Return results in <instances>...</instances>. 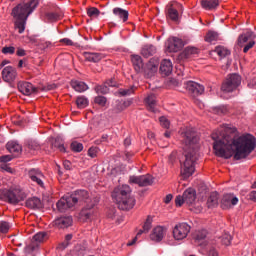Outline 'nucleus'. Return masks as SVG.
I'll use <instances>...</instances> for the list:
<instances>
[{
  "mask_svg": "<svg viewBox=\"0 0 256 256\" xmlns=\"http://www.w3.org/2000/svg\"><path fill=\"white\" fill-rule=\"evenodd\" d=\"M229 133H231L229 129L212 133L215 155L223 159H231V157H234L235 161L247 159V157L255 151V136L243 134L235 138V135Z\"/></svg>",
  "mask_w": 256,
  "mask_h": 256,
  "instance_id": "f257e3e1",
  "label": "nucleus"
},
{
  "mask_svg": "<svg viewBox=\"0 0 256 256\" xmlns=\"http://www.w3.org/2000/svg\"><path fill=\"white\" fill-rule=\"evenodd\" d=\"M184 153L180 159L181 175L183 179H189L195 173V165L199 159V135L193 128H187L182 132Z\"/></svg>",
  "mask_w": 256,
  "mask_h": 256,
  "instance_id": "f03ea898",
  "label": "nucleus"
},
{
  "mask_svg": "<svg viewBox=\"0 0 256 256\" xmlns=\"http://www.w3.org/2000/svg\"><path fill=\"white\" fill-rule=\"evenodd\" d=\"M39 0H29L15 6L12 10V16L14 17V27L18 30V33H25V25H27V19L29 15L37 9Z\"/></svg>",
  "mask_w": 256,
  "mask_h": 256,
  "instance_id": "7ed1b4c3",
  "label": "nucleus"
},
{
  "mask_svg": "<svg viewBox=\"0 0 256 256\" xmlns=\"http://www.w3.org/2000/svg\"><path fill=\"white\" fill-rule=\"evenodd\" d=\"M69 201L72 202V205H86L82 208L80 212V217L83 221H89L93 215V207L97 205V200H92L89 197V192L86 190H76L72 195L69 196Z\"/></svg>",
  "mask_w": 256,
  "mask_h": 256,
  "instance_id": "20e7f679",
  "label": "nucleus"
},
{
  "mask_svg": "<svg viewBox=\"0 0 256 256\" xmlns=\"http://www.w3.org/2000/svg\"><path fill=\"white\" fill-rule=\"evenodd\" d=\"M112 199L121 211H129L132 207H135V198L131 196L129 185L116 187L112 192Z\"/></svg>",
  "mask_w": 256,
  "mask_h": 256,
  "instance_id": "39448f33",
  "label": "nucleus"
},
{
  "mask_svg": "<svg viewBox=\"0 0 256 256\" xmlns=\"http://www.w3.org/2000/svg\"><path fill=\"white\" fill-rule=\"evenodd\" d=\"M0 199L10 205H19L27 199V194L19 187L0 190Z\"/></svg>",
  "mask_w": 256,
  "mask_h": 256,
  "instance_id": "423d86ee",
  "label": "nucleus"
},
{
  "mask_svg": "<svg viewBox=\"0 0 256 256\" xmlns=\"http://www.w3.org/2000/svg\"><path fill=\"white\" fill-rule=\"evenodd\" d=\"M184 201L188 207H190V211H194V213H201L203 211V207L199 205V202H196L197 192L193 188H188L183 193Z\"/></svg>",
  "mask_w": 256,
  "mask_h": 256,
  "instance_id": "0eeeda50",
  "label": "nucleus"
},
{
  "mask_svg": "<svg viewBox=\"0 0 256 256\" xmlns=\"http://www.w3.org/2000/svg\"><path fill=\"white\" fill-rule=\"evenodd\" d=\"M241 85V76L239 74H230L222 84L221 91L231 93Z\"/></svg>",
  "mask_w": 256,
  "mask_h": 256,
  "instance_id": "6e6552de",
  "label": "nucleus"
},
{
  "mask_svg": "<svg viewBox=\"0 0 256 256\" xmlns=\"http://www.w3.org/2000/svg\"><path fill=\"white\" fill-rule=\"evenodd\" d=\"M184 87L191 97H199V95H203V93H205V86L195 81L185 82Z\"/></svg>",
  "mask_w": 256,
  "mask_h": 256,
  "instance_id": "1a4fd4ad",
  "label": "nucleus"
},
{
  "mask_svg": "<svg viewBox=\"0 0 256 256\" xmlns=\"http://www.w3.org/2000/svg\"><path fill=\"white\" fill-rule=\"evenodd\" d=\"M191 231V226L187 223H180L177 224L173 229V237L176 239V241H181L189 235V232Z\"/></svg>",
  "mask_w": 256,
  "mask_h": 256,
  "instance_id": "9d476101",
  "label": "nucleus"
},
{
  "mask_svg": "<svg viewBox=\"0 0 256 256\" xmlns=\"http://www.w3.org/2000/svg\"><path fill=\"white\" fill-rule=\"evenodd\" d=\"M129 183H133L134 185H139V187H149V185H153V176L150 174L141 175V176H130Z\"/></svg>",
  "mask_w": 256,
  "mask_h": 256,
  "instance_id": "9b49d317",
  "label": "nucleus"
},
{
  "mask_svg": "<svg viewBox=\"0 0 256 256\" xmlns=\"http://www.w3.org/2000/svg\"><path fill=\"white\" fill-rule=\"evenodd\" d=\"M47 233L46 232H38L33 236V241L30 245L25 247V253H33L37 247H39V243H43L46 241Z\"/></svg>",
  "mask_w": 256,
  "mask_h": 256,
  "instance_id": "f8f14e48",
  "label": "nucleus"
},
{
  "mask_svg": "<svg viewBox=\"0 0 256 256\" xmlns=\"http://www.w3.org/2000/svg\"><path fill=\"white\" fill-rule=\"evenodd\" d=\"M166 48L169 53H177L183 49V40L177 37H170L166 42Z\"/></svg>",
  "mask_w": 256,
  "mask_h": 256,
  "instance_id": "ddd939ff",
  "label": "nucleus"
},
{
  "mask_svg": "<svg viewBox=\"0 0 256 256\" xmlns=\"http://www.w3.org/2000/svg\"><path fill=\"white\" fill-rule=\"evenodd\" d=\"M1 75L5 83H13L17 79V69L12 66H6L3 68Z\"/></svg>",
  "mask_w": 256,
  "mask_h": 256,
  "instance_id": "4468645a",
  "label": "nucleus"
},
{
  "mask_svg": "<svg viewBox=\"0 0 256 256\" xmlns=\"http://www.w3.org/2000/svg\"><path fill=\"white\" fill-rule=\"evenodd\" d=\"M198 53L199 49L195 47H187L178 55L177 61L179 63H185V61L191 59L193 55H197Z\"/></svg>",
  "mask_w": 256,
  "mask_h": 256,
  "instance_id": "2eb2a0df",
  "label": "nucleus"
},
{
  "mask_svg": "<svg viewBox=\"0 0 256 256\" xmlns=\"http://www.w3.org/2000/svg\"><path fill=\"white\" fill-rule=\"evenodd\" d=\"M239 203V198L234 196L233 194H226L223 196L221 200V208L222 209H231V207H235Z\"/></svg>",
  "mask_w": 256,
  "mask_h": 256,
  "instance_id": "dca6fc26",
  "label": "nucleus"
},
{
  "mask_svg": "<svg viewBox=\"0 0 256 256\" xmlns=\"http://www.w3.org/2000/svg\"><path fill=\"white\" fill-rule=\"evenodd\" d=\"M18 90L22 95H32V93H37V88L33 86L30 82H19L18 83Z\"/></svg>",
  "mask_w": 256,
  "mask_h": 256,
  "instance_id": "f3484780",
  "label": "nucleus"
},
{
  "mask_svg": "<svg viewBox=\"0 0 256 256\" xmlns=\"http://www.w3.org/2000/svg\"><path fill=\"white\" fill-rule=\"evenodd\" d=\"M55 227L58 229H67L73 225V217L71 216H62L54 221Z\"/></svg>",
  "mask_w": 256,
  "mask_h": 256,
  "instance_id": "a211bd4d",
  "label": "nucleus"
},
{
  "mask_svg": "<svg viewBox=\"0 0 256 256\" xmlns=\"http://www.w3.org/2000/svg\"><path fill=\"white\" fill-rule=\"evenodd\" d=\"M194 240L196 245H199L200 247H207V245H209V242L207 241V230H200L196 232Z\"/></svg>",
  "mask_w": 256,
  "mask_h": 256,
  "instance_id": "6ab92c4d",
  "label": "nucleus"
},
{
  "mask_svg": "<svg viewBox=\"0 0 256 256\" xmlns=\"http://www.w3.org/2000/svg\"><path fill=\"white\" fill-rule=\"evenodd\" d=\"M29 177L31 181H34L35 183H37V185L43 187V173H41L39 169L32 168L29 171Z\"/></svg>",
  "mask_w": 256,
  "mask_h": 256,
  "instance_id": "aec40b11",
  "label": "nucleus"
},
{
  "mask_svg": "<svg viewBox=\"0 0 256 256\" xmlns=\"http://www.w3.org/2000/svg\"><path fill=\"white\" fill-rule=\"evenodd\" d=\"M51 147L54 151L58 150L61 153H65L67 150L65 149V142L61 136H57L51 139Z\"/></svg>",
  "mask_w": 256,
  "mask_h": 256,
  "instance_id": "412c9836",
  "label": "nucleus"
},
{
  "mask_svg": "<svg viewBox=\"0 0 256 256\" xmlns=\"http://www.w3.org/2000/svg\"><path fill=\"white\" fill-rule=\"evenodd\" d=\"M83 57L86 61L90 63H99L101 59L105 57V55L97 52H83Z\"/></svg>",
  "mask_w": 256,
  "mask_h": 256,
  "instance_id": "4be33fe9",
  "label": "nucleus"
},
{
  "mask_svg": "<svg viewBox=\"0 0 256 256\" xmlns=\"http://www.w3.org/2000/svg\"><path fill=\"white\" fill-rule=\"evenodd\" d=\"M173 72V63H171V60H163L160 64V73L161 75H164V77H167L168 75H171Z\"/></svg>",
  "mask_w": 256,
  "mask_h": 256,
  "instance_id": "5701e85b",
  "label": "nucleus"
},
{
  "mask_svg": "<svg viewBox=\"0 0 256 256\" xmlns=\"http://www.w3.org/2000/svg\"><path fill=\"white\" fill-rule=\"evenodd\" d=\"M56 207L60 213H65L67 209H71V207H74L73 202L69 201V196L66 198H62L59 200L56 204Z\"/></svg>",
  "mask_w": 256,
  "mask_h": 256,
  "instance_id": "b1692460",
  "label": "nucleus"
},
{
  "mask_svg": "<svg viewBox=\"0 0 256 256\" xmlns=\"http://www.w3.org/2000/svg\"><path fill=\"white\" fill-rule=\"evenodd\" d=\"M163 237H165V228L158 226L153 229V232L150 234L151 241H163Z\"/></svg>",
  "mask_w": 256,
  "mask_h": 256,
  "instance_id": "393cba45",
  "label": "nucleus"
},
{
  "mask_svg": "<svg viewBox=\"0 0 256 256\" xmlns=\"http://www.w3.org/2000/svg\"><path fill=\"white\" fill-rule=\"evenodd\" d=\"M145 103L148 107V111L157 113V96H155V94H149L145 99Z\"/></svg>",
  "mask_w": 256,
  "mask_h": 256,
  "instance_id": "a878e982",
  "label": "nucleus"
},
{
  "mask_svg": "<svg viewBox=\"0 0 256 256\" xmlns=\"http://www.w3.org/2000/svg\"><path fill=\"white\" fill-rule=\"evenodd\" d=\"M70 85L74 91H77V93H85V91L89 89V86L80 80H72Z\"/></svg>",
  "mask_w": 256,
  "mask_h": 256,
  "instance_id": "bb28decb",
  "label": "nucleus"
},
{
  "mask_svg": "<svg viewBox=\"0 0 256 256\" xmlns=\"http://www.w3.org/2000/svg\"><path fill=\"white\" fill-rule=\"evenodd\" d=\"M6 149L9 151V153H13L15 157H17V155H21V152L23 151V148L20 146V144L15 141L8 142L6 144Z\"/></svg>",
  "mask_w": 256,
  "mask_h": 256,
  "instance_id": "cd10ccee",
  "label": "nucleus"
},
{
  "mask_svg": "<svg viewBox=\"0 0 256 256\" xmlns=\"http://www.w3.org/2000/svg\"><path fill=\"white\" fill-rule=\"evenodd\" d=\"M25 205L28 209H41L43 207L41 199L38 197L28 198L25 202Z\"/></svg>",
  "mask_w": 256,
  "mask_h": 256,
  "instance_id": "c85d7f7f",
  "label": "nucleus"
},
{
  "mask_svg": "<svg viewBox=\"0 0 256 256\" xmlns=\"http://www.w3.org/2000/svg\"><path fill=\"white\" fill-rule=\"evenodd\" d=\"M201 7L206 11H213L219 7V0H201Z\"/></svg>",
  "mask_w": 256,
  "mask_h": 256,
  "instance_id": "c756f323",
  "label": "nucleus"
},
{
  "mask_svg": "<svg viewBox=\"0 0 256 256\" xmlns=\"http://www.w3.org/2000/svg\"><path fill=\"white\" fill-rule=\"evenodd\" d=\"M40 149L41 145L39 144V142L35 140H30L26 144L25 151H27V153H30V155H35V153H37V151H39Z\"/></svg>",
  "mask_w": 256,
  "mask_h": 256,
  "instance_id": "7c9ffc66",
  "label": "nucleus"
},
{
  "mask_svg": "<svg viewBox=\"0 0 256 256\" xmlns=\"http://www.w3.org/2000/svg\"><path fill=\"white\" fill-rule=\"evenodd\" d=\"M155 53H157V48L152 44H146L142 47L141 54L143 55V57H153Z\"/></svg>",
  "mask_w": 256,
  "mask_h": 256,
  "instance_id": "2f4dec72",
  "label": "nucleus"
},
{
  "mask_svg": "<svg viewBox=\"0 0 256 256\" xmlns=\"http://www.w3.org/2000/svg\"><path fill=\"white\" fill-rule=\"evenodd\" d=\"M113 14L119 19H122L123 23L127 22L129 19V11L119 7L113 9Z\"/></svg>",
  "mask_w": 256,
  "mask_h": 256,
  "instance_id": "473e14b6",
  "label": "nucleus"
},
{
  "mask_svg": "<svg viewBox=\"0 0 256 256\" xmlns=\"http://www.w3.org/2000/svg\"><path fill=\"white\" fill-rule=\"evenodd\" d=\"M132 65L136 73H139L143 69V58L139 55H132Z\"/></svg>",
  "mask_w": 256,
  "mask_h": 256,
  "instance_id": "72a5a7b5",
  "label": "nucleus"
},
{
  "mask_svg": "<svg viewBox=\"0 0 256 256\" xmlns=\"http://www.w3.org/2000/svg\"><path fill=\"white\" fill-rule=\"evenodd\" d=\"M182 83L183 80L181 79V76L176 78H168L166 80V87H169V89H175V87H180Z\"/></svg>",
  "mask_w": 256,
  "mask_h": 256,
  "instance_id": "f704fd0d",
  "label": "nucleus"
},
{
  "mask_svg": "<svg viewBox=\"0 0 256 256\" xmlns=\"http://www.w3.org/2000/svg\"><path fill=\"white\" fill-rule=\"evenodd\" d=\"M214 53L220 58L225 59V57H229L231 55V50L225 48V46H217L214 49Z\"/></svg>",
  "mask_w": 256,
  "mask_h": 256,
  "instance_id": "c9c22d12",
  "label": "nucleus"
},
{
  "mask_svg": "<svg viewBox=\"0 0 256 256\" xmlns=\"http://www.w3.org/2000/svg\"><path fill=\"white\" fill-rule=\"evenodd\" d=\"M166 16L168 19H171V21L177 22L179 21V11L177 9L173 8V5H170L166 10Z\"/></svg>",
  "mask_w": 256,
  "mask_h": 256,
  "instance_id": "e433bc0d",
  "label": "nucleus"
},
{
  "mask_svg": "<svg viewBox=\"0 0 256 256\" xmlns=\"http://www.w3.org/2000/svg\"><path fill=\"white\" fill-rule=\"evenodd\" d=\"M207 205L209 208L217 207L219 205V193L212 192L207 200Z\"/></svg>",
  "mask_w": 256,
  "mask_h": 256,
  "instance_id": "4c0bfd02",
  "label": "nucleus"
},
{
  "mask_svg": "<svg viewBox=\"0 0 256 256\" xmlns=\"http://www.w3.org/2000/svg\"><path fill=\"white\" fill-rule=\"evenodd\" d=\"M152 223H153V218H151V216H148L143 225V229L139 230V232L137 233V237H139V235H143V233H149V231L151 230Z\"/></svg>",
  "mask_w": 256,
  "mask_h": 256,
  "instance_id": "58836bf2",
  "label": "nucleus"
},
{
  "mask_svg": "<svg viewBox=\"0 0 256 256\" xmlns=\"http://www.w3.org/2000/svg\"><path fill=\"white\" fill-rule=\"evenodd\" d=\"M76 105L78 109H85L89 105V99L85 96H78L76 98Z\"/></svg>",
  "mask_w": 256,
  "mask_h": 256,
  "instance_id": "ea45409f",
  "label": "nucleus"
},
{
  "mask_svg": "<svg viewBox=\"0 0 256 256\" xmlns=\"http://www.w3.org/2000/svg\"><path fill=\"white\" fill-rule=\"evenodd\" d=\"M62 15L59 11H51V12H47L46 13V18L48 19V21L51 22H55V21H59V19H61Z\"/></svg>",
  "mask_w": 256,
  "mask_h": 256,
  "instance_id": "a19ab883",
  "label": "nucleus"
},
{
  "mask_svg": "<svg viewBox=\"0 0 256 256\" xmlns=\"http://www.w3.org/2000/svg\"><path fill=\"white\" fill-rule=\"evenodd\" d=\"M134 93H135V86L118 90V95H120V97H129V95H133Z\"/></svg>",
  "mask_w": 256,
  "mask_h": 256,
  "instance_id": "79ce46f5",
  "label": "nucleus"
},
{
  "mask_svg": "<svg viewBox=\"0 0 256 256\" xmlns=\"http://www.w3.org/2000/svg\"><path fill=\"white\" fill-rule=\"evenodd\" d=\"M217 39H219V33L215 31H209L205 37V41H207V43H213V41H217Z\"/></svg>",
  "mask_w": 256,
  "mask_h": 256,
  "instance_id": "37998d69",
  "label": "nucleus"
},
{
  "mask_svg": "<svg viewBox=\"0 0 256 256\" xmlns=\"http://www.w3.org/2000/svg\"><path fill=\"white\" fill-rule=\"evenodd\" d=\"M95 91L98 95H107L109 93V86L105 83L104 85L97 86Z\"/></svg>",
  "mask_w": 256,
  "mask_h": 256,
  "instance_id": "c03bdc74",
  "label": "nucleus"
},
{
  "mask_svg": "<svg viewBox=\"0 0 256 256\" xmlns=\"http://www.w3.org/2000/svg\"><path fill=\"white\" fill-rule=\"evenodd\" d=\"M251 38V33H246V34H242L239 36L238 38V45L240 47H243L244 43H247V41H249V39Z\"/></svg>",
  "mask_w": 256,
  "mask_h": 256,
  "instance_id": "a18cd8bd",
  "label": "nucleus"
},
{
  "mask_svg": "<svg viewBox=\"0 0 256 256\" xmlns=\"http://www.w3.org/2000/svg\"><path fill=\"white\" fill-rule=\"evenodd\" d=\"M70 147L74 153H81L83 151V145L77 141H73Z\"/></svg>",
  "mask_w": 256,
  "mask_h": 256,
  "instance_id": "49530a36",
  "label": "nucleus"
},
{
  "mask_svg": "<svg viewBox=\"0 0 256 256\" xmlns=\"http://www.w3.org/2000/svg\"><path fill=\"white\" fill-rule=\"evenodd\" d=\"M100 14H101V11H99V9L95 7L89 8L87 10L88 17H99Z\"/></svg>",
  "mask_w": 256,
  "mask_h": 256,
  "instance_id": "de8ad7c7",
  "label": "nucleus"
},
{
  "mask_svg": "<svg viewBox=\"0 0 256 256\" xmlns=\"http://www.w3.org/2000/svg\"><path fill=\"white\" fill-rule=\"evenodd\" d=\"M232 239H233V237L230 236L229 233H225L224 235H222L221 241H222L223 245L229 246V245H231Z\"/></svg>",
  "mask_w": 256,
  "mask_h": 256,
  "instance_id": "09e8293b",
  "label": "nucleus"
},
{
  "mask_svg": "<svg viewBox=\"0 0 256 256\" xmlns=\"http://www.w3.org/2000/svg\"><path fill=\"white\" fill-rule=\"evenodd\" d=\"M94 102L97 105H100V107H105V105L107 103V98H105L104 96H97V97H95Z\"/></svg>",
  "mask_w": 256,
  "mask_h": 256,
  "instance_id": "8fccbe9b",
  "label": "nucleus"
},
{
  "mask_svg": "<svg viewBox=\"0 0 256 256\" xmlns=\"http://www.w3.org/2000/svg\"><path fill=\"white\" fill-rule=\"evenodd\" d=\"M2 53L4 55H14L15 54V47L5 46V47L2 48Z\"/></svg>",
  "mask_w": 256,
  "mask_h": 256,
  "instance_id": "3c124183",
  "label": "nucleus"
},
{
  "mask_svg": "<svg viewBox=\"0 0 256 256\" xmlns=\"http://www.w3.org/2000/svg\"><path fill=\"white\" fill-rule=\"evenodd\" d=\"M160 125L164 127V129H169L171 123L169 122V119H167V117L162 116L160 117Z\"/></svg>",
  "mask_w": 256,
  "mask_h": 256,
  "instance_id": "603ef678",
  "label": "nucleus"
},
{
  "mask_svg": "<svg viewBox=\"0 0 256 256\" xmlns=\"http://www.w3.org/2000/svg\"><path fill=\"white\" fill-rule=\"evenodd\" d=\"M97 153H99V148H97V147H91L88 150V155L92 159H95V157H97Z\"/></svg>",
  "mask_w": 256,
  "mask_h": 256,
  "instance_id": "864d4df0",
  "label": "nucleus"
},
{
  "mask_svg": "<svg viewBox=\"0 0 256 256\" xmlns=\"http://www.w3.org/2000/svg\"><path fill=\"white\" fill-rule=\"evenodd\" d=\"M10 227L11 226L8 224V222H1L0 223V231L2 233H9Z\"/></svg>",
  "mask_w": 256,
  "mask_h": 256,
  "instance_id": "5fc2aeb1",
  "label": "nucleus"
},
{
  "mask_svg": "<svg viewBox=\"0 0 256 256\" xmlns=\"http://www.w3.org/2000/svg\"><path fill=\"white\" fill-rule=\"evenodd\" d=\"M175 203H176V207H181L183 205V203H185V197L182 196H177L175 198Z\"/></svg>",
  "mask_w": 256,
  "mask_h": 256,
  "instance_id": "6e6d98bb",
  "label": "nucleus"
},
{
  "mask_svg": "<svg viewBox=\"0 0 256 256\" xmlns=\"http://www.w3.org/2000/svg\"><path fill=\"white\" fill-rule=\"evenodd\" d=\"M254 46H255V41L253 40L250 41L248 44L244 46L243 53H248L249 49H253Z\"/></svg>",
  "mask_w": 256,
  "mask_h": 256,
  "instance_id": "4d7b16f0",
  "label": "nucleus"
},
{
  "mask_svg": "<svg viewBox=\"0 0 256 256\" xmlns=\"http://www.w3.org/2000/svg\"><path fill=\"white\" fill-rule=\"evenodd\" d=\"M16 55L18 57H25V55H27V52L23 48H18L16 51Z\"/></svg>",
  "mask_w": 256,
  "mask_h": 256,
  "instance_id": "13d9d810",
  "label": "nucleus"
},
{
  "mask_svg": "<svg viewBox=\"0 0 256 256\" xmlns=\"http://www.w3.org/2000/svg\"><path fill=\"white\" fill-rule=\"evenodd\" d=\"M11 156L10 155H4L0 157V162L1 163H9L11 161Z\"/></svg>",
  "mask_w": 256,
  "mask_h": 256,
  "instance_id": "bf43d9fd",
  "label": "nucleus"
},
{
  "mask_svg": "<svg viewBox=\"0 0 256 256\" xmlns=\"http://www.w3.org/2000/svg\"><path fill=\"white\" fill-rule=\"evenodd\" d=\"M66 243H63V249H65L67 247V245H69V241H71L73 239V235L72 234H67L66 237Z\"/></svg>",
  "mask_w": 256,
  "mask_h": 256,
  "instance_id": "052dcab7",
  "label": "nucleus"
},
{
  "mask_svg": "<svg viewBox=\"0 0 256 256\" xmlns=\"http://www.w3.org/2000/svg\"><path fill=\"white\" fill-rule=\"evenodd\" d=\"M106 85H107L108 87H117V82H116L115 80H113V79H110V80H108V81L106 82Z\"/></svg>",
  "mask_w": 256,
  "mask_h": 256,
  "instance_id": "680f3d73",
  "label": "nucleus"
},
{
  "mask_svg": "<svg viewBox=\"0 0 256 256\" xmlns=\"http://www.w3.org/2000/svg\"><path fill=\"white\" fill-rule=\"evenodd\" d=\"M63 165H64V169H66V171H70V169H71V161L65 160L63 162Z\"/></svg>",
  "mask_w": 256,
  "mask_h": 256,
  "instance_id": "e2e57ef3",
  "label": "nucleus"
},
{
  "mask_svg": "<svg viewBox=\"0 0 256 256\" xmlns=\"http://www.w3.org/2000/svg\"><path fill=\"white\" fill-rule=\"evenodd\" d=\"M208 256H219V253L217 252V250H215V248H211L208 251Z\"/></svg>",
  "mask_w": 256,
  "mask_h": 256,
  "instance_id": "0e129e2a",
  "label": "nucleus"
},
{
  "mask_svg": "<svg viewBox=\"0 0 256 256\" xmlns=\"http://www.w3.org/2000/svg\"><path fill=\"white\" fill-rule=\"evenodd\" d=\"M60 43H65V45H73V41L69 38L61 39Z\"/></svg>",
  "mask_w": 256,
  "mask_h": 256,
  "instance_id": "69168bd1",
  "label": "nucleus"
},
{
  "mask_svg": "<svg viewBox=\"0 0 256 256\" xmlns=\"http://www.w3.org/2000/svg\"><path fill=\"white\" fill-rule=\"evenodd\" d=\"M172 199H173V195H172V194H168V195L164 198V202H165L166 204H169V203H171Z\"/></svg>",
  "mask_w": 256,
  "mask_h": 256,
  "instance_id": "338daca9",
  "label": "nucleus"
},
{
  "mask_svg": "<svg viewBox=\"0 0 256 256\" xmlns=\"http://www.w3.org/2000/svg\"><path fill=\"white\" fill-rule=\"evenodd\" d=\"M249 199H250L251 201H256V191L250 192V194H249Z\"/></svg>",
  "mask_w": 256,
  "mask_h": 256,
  "instance_id": "774afa93",
  "label": "nucleus"
}]
</instances>
